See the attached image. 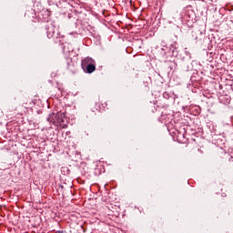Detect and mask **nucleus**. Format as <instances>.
<instances>
[{"label":"nucleus","instance_id":"f257e3e1","mask_svg":"<svg viewBox=\"0 0 233 233\" xmlns=\"http://www.w3.org/2000/svg\"><path fill=\"white\" fill-rule=\"evenodd\" d=\"M94 63H96V60L90 56H87L81 61V66L83 70H85V67L88 66L89 65H93Z\"/></svg>","mask_w":233,"mask_h":233},{"label":"nucleus","instance_id":"f03ea898","mask_svg":"<svg viewBox=\"0 0 233 233\" xmlns=\"http://www.w3.org/2000/svg\"><path fill=\"white\" fill-rule=\"evenodd\" d=\"M85 70L87 74H93V72H96V62L89 66H86L85 67Z\"/></svg>","mask_w":233,"mask_h":233},{"label":"nucleus","instance_id":"7ed1b4c3","mask_svg":"<svg viewBox=\"0 0 233 233\" xmlns=\"http://www.w3.org/2000/svg\"><path fill=\"white\" fill-rule=\"evenodd\" d=\"M46 34L48 39H52V37H54V34H56V31H54V25H51L47 28Z\"/></svg>","mask_w":233,"mask_h":233},{"label":"nucleus","instance_id":"20e7f679","mask_svg":"<svg viewBox=\"0 0 233 233\" xmlns=\"http://www.w3.org/2000/svg\"><path fill=\"white\" fill-rule=\"evenodd\" d=\"M54 117H56V114L52 113V114L49 115V116L47 117V121H49V123H54V122H56V120L54 119Z\"/></svg>","mask_w":233,"mask_h":233},{"label":"nucleus","instance_id":"39448f33","mask_svg":"<svg viewBox=\"0 0 233 233\" xmlns=\"http://www.w3.org/2000/svg\"><path fill=\"white\" fill-rule=\"evenodd\" d=\"M58 233H63V231H58Z\"/></svg>","mask_w":233,"mask_h":233}]
</instances>
